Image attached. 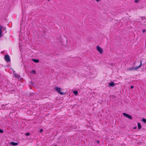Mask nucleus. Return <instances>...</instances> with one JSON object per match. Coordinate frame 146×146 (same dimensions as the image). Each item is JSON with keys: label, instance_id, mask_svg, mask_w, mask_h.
<instances>
[{"label": "nucleus", "instance_id": "9d476101", "mask_svg": "<svg viewBox=\"0 0 146 146\" xmlns=\"http://www.w3.org/2000/svg\"><path fill=\"white\" fill-rule=\"evenodd\" d=\"M138 129H140L141 128V124L139 123H137Z\"/></svg>", "mask_w": 146, "mask_h": 146}, {"label": "nucleus", "instance_id": "f3484780", "mask_svg": "<svg viewBox=\"0 0 146 146\" xmlns=\"http://www.w3.org/2000/svg\"><path fill=\"white\" fill-rule=\"evenodd\" d=\"M3 132V130L0 129V133H2Z\"/></svg>", "mask_w": 146, "mask_h": 146}, {"label": "nucleus", "instance_id": "9b49d317", "mask_svg": "<svg viewBox=\"0 0 146 146\" xmlns=\"http://www.w3.org/2000/svg\"><path fill=\"white\" fill-rule=\"evenodd\" d=\"M32 60L34 62L36 63H38L39 62V60H37V59H33Z\"/></svg>", "mask_w": 146, "mask_h": 146}, {"label": "nucleus", "instance_id": "ddd939ff", "mask_svg": "<svg viewBox=\"0 0 146 146\" xmlns=\"http://www.w3.org/2000/svg\"><path fill=\"white\" fill-rule=\"evenodd\" d=\"M31 73L35 74H36V72L35 70H33L31 71Z\"/></svg>", "mask_w": 146, "mask_h": 146}, {"label": "nucleus", "instance_id": "7ed1b4c3", "mask_svg": "<svg viewBox=\"0 0 146 146\" xmlns=\"http://www.w3.org/2000/svg\"><path fill=\"white\" fill-rule=\"evenodd\" d=\"M123 115L124 116H125V117H127V118H128V119H132V117L130 115H129L127 114V113H123Z\"/></svg>", "mask_w": 146, "mask_h": 146}, {"label": "nucleus", "instance_id": "20e7f679", "mask_svg": "<svg viewBox=\"0 0 146 146\" xmlns=\"http://www.w3.org/2000/svg\"><path fill=\"white\" fill-rule=\"evenodd\" d=\"M4 58L7 62H9L10 61L9 56L8 55H5V56Z\"/></svg>", "mask_w": 146, "mask_h": 146}, {"label": "nucleus", "instance_id": "1a4fd4ad", "mask_svg": "<svg viewBox=\"0 0 146 146\" xmlns=\"http://www.w3.org/2000/svg\"><path fill=\"white\" fill-rule=\"evenodd\" d=\"M14 75L15 77L16 78H17L18 79H19L20 78V76L19 74H16V73H15Z\"/></svg>", "mask_w": 146, "mask_h": 146}, {"label": "nucleus", "instance_id": "2eb2a0df", "mask_svg": "<svg viewBox=\"0 0 146 146\" xmlns=\"http://www.w3.org/2000/svg\"><path fill=\"white\" fill-rule=\"evenodd\" d=\"M25 135L28 136H29L30 135V133H25Z\"/></svg>", "mask_w": 146, "mask_h": 146}, {"label": "nucleus", "instance_id": "423d86ee", "mask_svg": "<svg viewBox=\"0 0 146 146\" xmlns=\"http://www.w3.org/2000/svg\"><path fill=\"white\" fill-rule=\"evenodd\" d=\"M109 86L111 87H114L115 86V84L113 82H111L110 83H109Z\"/></svg>", "mask_w": 146, "mask_h": 146}, {"label": "nucleus", "instance_id": "412c9836", "mask_svg": "<svg viewBox=\"0 0 146 146\" xmlns=\"http://www.w3.org/2000/svg\"><path fill=\"white\" fill-rule=\"evenodd\" d=\"M97 2L100 1L101 0H95Z\"/></svg>", "mask_w": 146, "mask_h": 146}, {"label": "nucleus", "instance_id": "f257e3e1", "mask_svg": "<svg viewBox=\"0 0 146 146\" xmlns=\"http://www.w3.org/2000/svg\"><path fill=\"white\" fill-rule=\"evenodd\" d=\"M54 90L60 95H63L64 94V92H61V89L60 88L57 87L55 88Z\"/></svg>", "mask_w": 146, "mask_h": 146}, {"label": "nucleus", "instance_id": "f8f14e48", "mask_svg": "<svg viewBox=\"0 0 146 146\" xmlns=\"http://www.w3.org/2000/svg\"><path fill=\"white\" fill-rule=\"evenodd\" d=\"M73 93L76 95L78 94V92L77 90L73 91Z\"/></svg>", "mask_w": 146, "mask_h": 146}, {"label": "nucleus", "instance_id": "6e6552de", "mask_svg": "<svg viewBox=\"0 0 146 146\" xmlns=\"http://www.w3.org/2000/svg\"><path fill=\"white\" fill-rule=\"evenodd\" d=\"M10 144L11 145H18V143H17L14 142H11L10 143Z\"/></svg>", "mask_w": 146, "mask_h": 146}, {"label": "nucleus", "instance_id": "0eeeda50", "mask_svg": "<svg viewBox=\"0 0 146 146\" xmlns=\"http://www.w3.org/2000/svg\"><path fill=\"white\" fill-rule=\"evenodd\" d=\"M3 27L1 25H0V38L1 36L2 33V29Z\"/></svg>", "mask_w": 146, "mask_h": 146}, {"label": "nucleus", "instance_id": "dca6fc26", "mask_svg": "<svg viewBox=\"0 0 146 146\" xmlns=\"http://www.w3.org/2000/svg\"><path fill=\"white\" fill-rule=\"evenodd\" d=\"M128 70H134V68H129L128 69Z\"/></svg>", "mask_w": 146, "mask_h": 146}, {"label": "nucleus", "instance_id": "4468645a", "mask_svg": "<svg viewBox=\"0 0 146 146\" xmlns=\"http://www.w3.org/2000/svg\"><path fill=\"white\" fill-rule=\"evenodd\" d=\"M142 121L144 123H146V119L143 118L142 119Z\"/></svg>", "mask_w": 146, "mask_h": 146}, {"label": "nucleus", "instance_id": "39448f33", "mask_svg": "<svg viewBox=\"0 0 146 146\" xmlns=\"http://www.w3.org/2000/svg\"><path fill=\"white\" fill-rule=\"evenodd\" d=\"M141 62H142V61H140V64L139 66H137L136 67H134V70H137V69H138L139 68H140L141 66L142 65Z\"/></svg>", "mask_w": 146, "mask_h": 146}, {"label": "nucleus", "instance_id": "5701e85b", "mask_svg": "<svg viewBox=\"0 0 146 146\" xmlns=\"http://www.w3.org/2000/svg\"><path fill=\"white\" fill-rule=\"evenodd\" d=\"M96 142H97L98 143H99V141H96Z\"/></svg>", "mask_w": 146, "mask_h": 146}, {"label": "nucleus", "instance_id": "a211bd4d", "mask_svg": "<svg viewBox=\"0 0 146 146\" xmlns=\"http://www.w3.org/2000/svg\"><path fill=\"white\" fill-rule=\"evenodd\" d=\"M139 0H135V3H138L139 2Z\"/></svg>", "mask_w": 146, "mask_h": 146}, {"label": "nucleus", "instance_id": "aec40b11", "mask_svg": "<svg viewBox=\"0 0 146 146\" xmlns=\"http://www.w3.org/2000/svg\"><path fill=\"white\" fill-rule=\"evenodd\" d=\"M146 31L145 29H143L142 31V32L143 33H145Z\"/></svg>", "mask_w": 146, "mask_h": 146}, {"label": "nucleus", "instance_id": "b1692460", "mask_svg": "<svg viewBox=\"0 0 146 146\" xmlns=\"http://www.w3.org/2000/svg\"><path fill=\"white\" fill-rule=\"evenodd\" d=\"M136 128H137V127H134L133 129H136Z\"/></svg>", "mask_w": 146, "mask_h": 146}, {"label": "nucleus", "instance_id": "a878e982", "mask_svg": "<svg viewBox=\"0 0 146 146\" xmlns=\"http://www.w3.org/2000/svg\"><path fill=\"white\" fill-rule=\"evenodd\" d=\"M54 146H57L56 145H55Z\"/></svg>", "mask_w": 146, "mask_h": 146}, {"label": "nucleus", "instance_id": "4be33fe9", "mask_svg": "<svg viewBox=\"0 0 146 146\" xmlns=\"http://www.w3.org/2000/svg\"><path fill=\"white\" fill-rule=\"evenodd\" d=\"M133 88V86H131V89H132Z\"/></svg>", "mask_w": 146, "mask_h": 146}, {"label": "nucleus", "instance_id": "f03ea898", "mask_svg": "<svg viewBox=\"0 0 146 146\" xmlns=\"http://www.w3.org/2000/svg\"><path fill=\"white\" fill-rule=\"evenodd\" d=\"M96 49L100 54H102L103 52V49L101 48L99 46H96Z\"/></svg>", "mask_w": 146, "mask_h": 146}, {"label": "nucleus", "instance_id": "6ab92c4d", "mask_svg": "<svg viewBox=\"0 0 146 146\" xmlns=\"http://www.w3.org/2000/svg\"><path fill=\"white\" fill-rule=\"evenodd\" d=\"M43 131V129H41L40 130L39 132H42Z\"/></svg>", "mask_w": 146, "mask_h": 146}, {"label": "nucleus", "instance_id": "393cba45", "mask_svg": "<svg viewBox=\"0 0 146 146\" xmlns=\"http://www.w3.org/2000/svg\"><path fill=\"white\" fill-rule=\"evenodd\" d=\"M48 1H50V0H48Z\"/></svg>", "mask_w": 146, "mask_h": 146}]
</instances>
